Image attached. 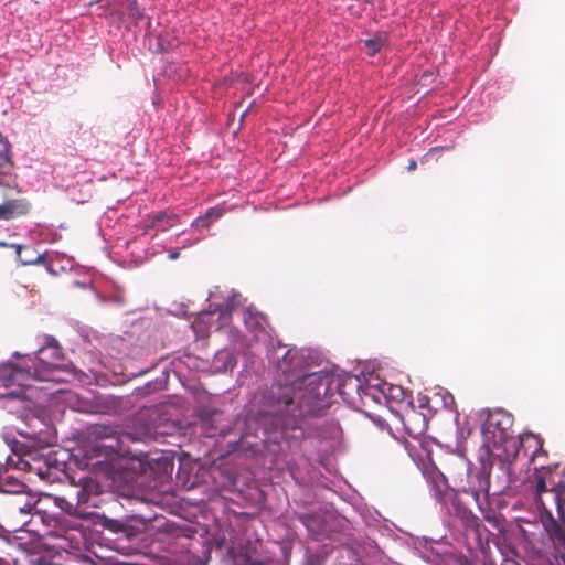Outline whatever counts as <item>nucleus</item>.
Returning a JSON list of instances; mask_svg holds the SVG:
<instances>
[{
  "mask_svg": "<svg viewBox=\"0 0 565 565\" xmlns=\"http://www.w3.org/2000/svg\"><path fill=\"white\" fill-rule=\"evenodd\" d=\"M333 390L351 405L364 404L365 397H374V388L364 385V380L358 375L330 376L319 373L305 375L294 385L276 387L273 397L291 414V420L286 425L296 426L299 419L317 415L326 406L324 399Z\"/></svg>",
  "mask_w": 565,
  "mask_h": 565,
  "instance_id": "nucleus-1",
  "label": "nucleus"
},
{
  "mask_svg": "<svg viewBox=\"0 0 565 565\" xmlns=\"http://www.w3.org/2000/svg\"><path fill=\"white\" fill-rule=\"evenodd\" d=\"M63 351L56 339L45 337V343L36 352L38 364L17 366L7 363L0 366V398H24L25 388L33 381H54L52 373L62 366Z\"/></svg>",
  "mask_w": 565,
  "mask_h": 565,
  "instance_id": "nucleus-2",
  "label": "nucleus"
},
{
  "mask_svg": "<svg viewBox=\"0 0 565 565\" xmlns=\"http://www.w3.org/2000/svg\"><path fill=\"white\" fill-rule=\"evenodd\" d=\"M307 365V356L302 350L297 348L289 349L278 362L277 367L285 376L286 383L274 384L270 387L266 398V405L268 408L267 413L274 416L281 430L295 428L296 426L286 425V423L291 420V414L285 409L284 404L279 405L276 403L273 397V391L279 386L294 385L302 379V376L309 375L310 373H303Z\"/></svg>",
  "mask_w": 565,
  "mask_h": 565,
  "instance_id": "nucleus-3",
  "label": "nucleus"
},
{
  "mask_svg": "<svg viewBox=\"0 0 565 565\" xmlns=\"http://www.w3.org/2000/svg\"><path fill=\"white\" fill-rule=\"evenodd\" d=\"M13 491H0V526L17 532L28 524L26 518L35 509L38 500L23 491L24 483H17Z\"/></svg>",
  "mask_w": 565,
  "mask_h": 565,
  "instance_id": "nucleus-4",
  "label": "nucleus"
},
{
  "mask_svg": "<svg viewBox=\"0 0 565 565\" xmlns=\"http://www.w3.org/2000/svg\"><path fill=\"white\" fill-rule=\"evenodd\" d=\"M89 434L96 439L95 449L98 451V456L104 452L106 458L113 460L130 454L129 443L132 440V436L129 433L108 425H95L90 428Z\"/></svg>",
  "mask_w": 565,
  "mask_h": 565,
  "instance_id": "nucleus-5",
  "label": "nucleus"
},
{
  "mask_svg": "<svg viewBox=\"0 0 565 565\" xmlns=\"http://www.w3.org/2000/svg\"><path fill=\"white\" fill-rule=\"evenodd\" d=\"M513 422V416L503 409H495L489 413L482 426L484 439L493 447H501L509 440L515 444L516 441L510 435Z\"/></svg>",
  "mask_w": 565,
  "mask_h": 565,
  "instance_id": "nucleus-6",
  "label": "nucleus"
},
{
  "mask_svg": "<svg viewBox=\"0 0 565 565\" xmlns=\"http://www.w3.org/2000/svg\"><path fill=\"white\" fill-rule=\"evenodd\" d=\"M11 145L0 132V186L13 189L18 185L13 173L14 163L11 158Z\"/></svg>",
  "mask_w": 565,
  "mask_h": 565,
  "instance_id": "nucleus-7",
  "label": "nucleus"
},
{
  "mask_svg": "<svg viewBox=\"0 0 565 565\" xmlns=\"http://www.w3.org/2000/svg\"><path fill=\"white\" fill-rule=\"evenodd\" d=\"M242 319L249 332L254 334L256 340L266 339L269 337L268 321L264 315L258 312L252 307H247L242 311Z\"/></svg>",
  "mask_w": 565,
  "mask_h": 565,
  "instance_id": "nucleus-8",
  "label": "nucleus"
},
{
  "mask_svg": "<svg viewBox=\"0 0 565 565\" xmlns=\"http://www.w3.org/2000/svg\"><path fill=\"white\" fill-rule=\"evenodd\" d=\"M31 203L25 198L6 200L0 204V220H12L29 214Z\"/></svg>",
  "mask_w": 565,
  "mask_h": 565,
  "instance_id": "nucleus-9",
  "label": "nucleus"
},
{
  "mask_svg": "<svg viewBox=\"0 0 565 565\" xmlns=\"http://www.w3.org/2000/svg\"><path fill=\"white\" fill-rule=\"evenodd\" d=\"M179 223V216L174 213H169L167 211H161L156 215L148 216L147 223L145 225V232L149 230H157V232H166L169 228H172Z\"/></svg>",
  "mask_w": 565,
  "mask_h": 565,
  "instance_id": "nucleus-10",
  "label": "nucleus"
},
{
  "mask_svg": "<svg viewBox=\"0 0 565 565\" xmlns=\"http://www.w3.org/2000/svg\"><path fill=\"white\" fill-rule=\"evenodd\" d=\"M97 484L92 480L90 477H83L79 479V483L72 490L75 493L77 504H88L92 498V493L98 492Z\"/></svg>",
  "mask_w": 565,
  "mask_h": 565,
  "instance_id": "nucleus-11",
  "label": "nucleus"
},
{
  "mask_svg": "<svg viewBox=\"0 0 565 565\" xmlns=\"http://www.w3.org/2000/svg\"><path fill=\"white\" fill-rule=\"evenodd\" d=\"M224 213L225 209L223 206L210 207L203 216L195 218L191 226L195 228H210L212 223L221 218Z\"/></svg>",
  "mask_w": 565,
  "mask_h": 565,
  "instance_id": "nucleus-12",
  "label": "nucleus"
},
{
  "mask_svg": "<svg viewBox=\"0 0 565 565\" xmlns=\"http://www.w3.org/2000/svg\"><path fill=\"white\" fill-rule=\"evenodd\" d=\"M524 439H526V440L532 439L535 443V450L531 457V461L534 463V470L543 471V470L547 469L548 467L545 466L544 463L537 465V461L541 458L547 457V451L543 449V440L533 434H527L525 437L520 438V443H523Z\"/></svg>",
  "mask_w": 565,
  "mask_h": 565,
  "instance_id": "nucleus-13",
  "label": "nucleus"
},
{
  "mask_svg": "<svg viewBox=\"0 0 565 565\" xmlns=\"http://www.w3.org/2000/svg\"><path fill=\"white\" fill-rule=\"evenodd\" d=\"M434 495L443 504L448 507L456 498L454 490L449 489L445 479L439 477L434 480Z\"/></svg>",
  "mask_w": 565,
  "mask_h": 565,
  "instance_id": "nucleus-14",
  "label": "nucleus"
},
{
  "mask_svg": "<svg viewBox=\"0 0 565 565\" xmlns=\"http://www.w3.org/2000/svg\"><path fill=\"white\" fill-rule=\"evenodd\" d=\"M236 364V355L231 350H221L215 354L214 365L221 372L232 371Z\"/></svg>",
  "mask_w": 565,
  "mask_h": 565,
  "instance_id": "nucleus-15",
  "label": "nucleus"
},
{
  "mask_svg": "<svg viewBox=\"0 0 565 565\" xmlns=\"http://www.w3.org/2000/svg\"><path fill=\"white\" fill-rule=\"evenodd\" d=\"M55 504L70 515H75L77 513V508L79 505L76 502L75 493L73 492V490L68 492L67 497H56Z\"/></svg>",
  "mask_w": 565,
  "mask_h": 565,
  "instance_id": "nucleus-16",
  "label": "nucleus"
},
{
  "mask_svg": "<svg viewBox=\"0 0 565 565\" xmlns=\"http://www.w3.org/2000/svg\"><path fill=\"white\" fill-rule=\"evenodd\" d=\"M12 451L14 455L19 457V461L17 462V465L19 466L20 469L32 470L30 462L24 459V457L26 456H32V452L28 446L15 440L12 445Z\"/></svg>",
  "mask_w": 565,
  "mask_h": 565,
  "instance_id": "nucleus-17",
  "label": "nucleus"
},
{
  "mask_svg": "<svg viewBox=\"0 0 565 565\" xmlns=\"http://www.w3.org/2000/svg\"><path fill=\"white\" fill-rule=\"evenodd\" d=\"M11 247H13L15 249V253H17V257H18V260L22 264V265H33V264H42L44 263V259H45V255L44 254H38V255H26V256H22V250H26V252H32L29 247H23L21 245H15V244H12L10 245Z\"/></svg>",
  "mask_w": 565,
  "mask_h": 565,
  "instance_id": "nucleus-18",
  "label": "nucleus"
},
{
  "mask_svg": "<svg viewBox=\"0 0 565 565\" xmlns=\"http://www.w3.org/2000/svg\"><path fill=\"white\" fill-rule=\"evenodd\" d=\"M367 54L374 56L387 43V36L384 33H376L373 38L363 41Z\"/></svg>",
  "mask_w": 565,
  "mask_h": 565,
  "instance_id": "nucleus-19",
  "label": "nucleus"
},
{
  "mask_svg": "<svg viewBox=\"0 0 565 565\" xmlns=\"http://www.w3.org/2000/svg\"><path fill=\"white\" fill-rule=\"evenodd\" d=\"M212 312H203L201 313L192 323V327L195 332H209L212 328Z\"/></svg>",
  "mask_w": 565,
  "mask_h": 565,
  "instance_id": "nucleus-20",
  "label": "nucleus"
},
{
  "mask_svg": "<svg viewBox=\"0 0 565 565\" xmlns=\"http://www.w3.org/2000/svg\"><path fill=\"white\" fill-rule=\"evenodd\" d=\"M243 300L244 299L241 294H233L225 301L224 312L230 313L231 311L235 310L237 307L242 305Z\"/></svg>",
  "mask_w": 565,
  "mask_h": 565,
  "instance_id": "nucleus-21",
  "label": "nucleus"
},
{
  "mask_svg": "<svg viewBox=\"0 0 565 565\" xmlns=\"http://www.w3.org/2000/svg\"><path fill=\"white\" fill-rule=\"evenodd\" d=\"M129 15L135 19L136 21H140L143 19V13L141 12V10L139 9V7L137 6V2L136 1H131L130 2V7H129Z\"/></svg>",
  "mask_w": 565,
  "mask_h": 565,
  "instance_id": "nucleus-22",
  "label": "nucleus"
},
{
  "mask_svg": "<svg viewBox=\"0 0 565 565\" xmlns=\"http://www.w3.org/2000/svg\"><path fill=\"white\" fill-rule=\"evenodd\" d=\"M546 482L543 476H539L536 479V494L541 495L543 492H546Z\"/></svg>",
  "mask_w": 565,
  "mask_h": 565,
  "instance_id": "nucleus-23",
  "label": "nucleus"
},
{
  "mask_svg": "<svg viewBox=\"0 0 565 565\" xmlns=\"http://www.w3.org/2000/svg\"><path fill=\"white\" fill-rule=\"evenodd\" d=\"M242 565H269V564L264 561H260V559L247 557L244 559Z\"/></svg>",
  "mask_w": 565,
  "mask_h": 565,
  "instance_id": "nucleus-24",
  "label": "nucleus"
},
{
  "mask_svg": "<svg viewBox=\"0 0 565 565\" xmlns=\"http://www.w3.org/2000/svg\"><path fill=\"white\" fill-rule=\"evenodd\" d=\"M557 511L562 522L565 524V503L557 498Z\"/></svg>",
  "mask_w": 565,
  "mask_h": 565,
  "instance_id": "nucleus-25",
  "label": "nucleus"
},
{
  "mask_svg": "<svg viewBox=\"0 0 565 565\" xmlns=\"http://www.w3.org/2000/svg\"><path fill=\"white\" fill-rule=\"evenodd\" d=\"M179 256H180V252H179V250H173V252H171V253L169 254V258H170L171 260H175V259H178V258H179Z\"/></svg>",
  "mask_w": 565,
  "mask_h": 565,
  "instance_id": "nucleus-26",
  "label": "nucleus"
},
{
  "mask_svg": "<svg viewBox=\"0 0 565 565\" xmlns=\"http://www.w3.org/2000/svg\"><path fill=\"white\" fill-rule=\"evenodd\" d=\"M309 519H310V518H309V515H306V514H303V515H301V516H300V520H301V522H302L305 525H307V521H308Z\"/></svg>",
  "mask_w": 565,
  "mask_h": 565,
  "instance_id": "nucleus-27",
  "label": "nucleus"
},
{
  "mask_svg": "<svg viewBox=\"0 0 565 565\" xmlns=\"http://www.w3.org/2000/svg\"><path fill=\"white\" fill-rule=\"evenodd\" d=\"M0 565H10L9 561L0 556Z\"/></svg>",
  "mask_w": 565,
  "mask_h": 565,
  "instance_id": "nucleus-28",
  "label": "nucleus"
},
{
  "mask_svg": "<svg viewBox=\"0 0 565 565\" xmlns=\"http://www.w3.org/2000/svg\"><path fill=\"white\" fill-rule=\"evenodd\" d=\"M415 168H416V162H414V161H413V162H411V164H409L408 169H409V170H414Z\"/></svg>",
  "mask_w": 565,
  "mask_h": 565,
  "instance_id": "nucleus-29",
  "label": "nucleus"
},
{
  "mask_svg": "<svg viewBox=\"0 0 565 565\" xmlns=\"http://www.w3.org/2000/svg\"><path fill=\"white\" fill-rule=\"evenodd\" d=\"M390 390H391V391H394V387H391ZM395 390H396V391H398V392H399V394H403V391H402V388H401V387H395Z\"/></svg>",
  "mask_w": 565,
  "mask_h": 565,
  "instance_id": "nucleus-30",
  "label": "nucleus"
},
{
  "mask_svg": "<svg viewBox=\"0 0 565 565\" xmlns=\"http://www.w3.org/2000/svg\"><path fill=\"white\" fill-rule=\"evenodd\" d=\"M52 534H54L55 536H63V534L61 532H52Z\"/></svg>",
  "mask_w": 565,
  "mask_h": 565,
  "instance_id": "nucleus-31",
  "label": "nucleus"
},
{
  "mask_svg": "<svg viewBox=\"0 0 565 565\" xmlns=\"http://www.w3.org/2000/svg\"><path fill=\"white\" fill-rule=\"evenodd\" d=\"M0 246L1 247H6V246H9V245L7 243H4V242H0Z\"/></svg>",
  "mask_w": 565,
  "mask_h": 565,
  "instance_id": "nucleus-32",
  "label": "nucleus"
},
{
  "mask_svg": "<svg viewBox=\"0 0 565 565\" xmlns=\"http://www.w3.org/2000/svg\"><path fill=\"white\" fill-rule=\"evenodd\" d=\"M540 463H544V462H543V459H540V460L537 461V465H540Z\"/></svg>",
  "mask_w": 565,
  "mask_h": 565,
  "instance_id": "nucleus-33",
  "label": "nucleus"
}]
</instances>
